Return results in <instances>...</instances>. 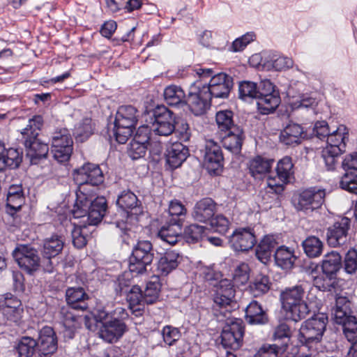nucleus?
Returning <instances> with one entry per match:
<instances>
[{
  "mask_svg": "<svg viewBox=\"0 0 357 357\" xmlns=\"http://www.w3.org/2000/svg\"><path fill=\"white\" fill-rule=\"evenodd\" d=\"M307 284H297L285 288L280 293V301L283 310L290 319L297 322L305 319L311 311L319 308L320 301L312 288L306 291Z\"/></svg>",
  "mask_w": 357,
  "mask_h": 357,
  "instance_id": "obj_1",
  "label": "nucleus"
},
{
  "mask_svg": "<svg viewBox=\"0 0 357 357\" xmlns=\"http://www.w3.org/2000/svg\"><path fill=\"white\" fill-rule=\"evenodd\" d=\"M327 322L328 317L324 313H319L302 324L298 339L303 350L307 349L311 351L306 354V357H312L318 351Z\"/></svg>",
  "mask_w": 357,
  "mask_h": 357,
  "instance_id": "obj_2",
  "label": "nucleus"
},
{
  "mask_svg": "<svg viewBox=\"0 0 357 357\" xmlns=\"http://www.w3.org/2000/svg\"><path fill=\"white\" fill-rule=\"evenodd\" d=\"M107 210V201L103 197H98L93 200L84 194L77 195L73 209L75 218H86L89 225H96L100 222Z\"/></svg>",
  "mask_w": 357,
  "mask_h": 357,
  "instance_id": "obj_3",
  "label": "nucleus"
},
{
  "mask_svg": "<svg viewBox=\"0 0 357 357\" xmlns=\"http://www.w3.org/2000/svg\"><path fill=\"white\" fill-rule=\"evenodd\" d=\"M139 112L134 106L119 107L114 121V135L119 144H125L135 128Z\"/></svg>",
  "mask_w": 357,
  "mask_h": 357,
  "instance_id": "obj_4",
  "label": "nucleus"
},
{
  "mask_svg": "<svg viewBox=\"0 0 357 357\" xmlns=\"http://www.w3.org/2000/svg\"><path fill=\"white\" fill-rule=\"evenodd\" d=\"M196 74L201 79L211 77L208 85H204L206 93L210 94L211 98H227L233 86V79L231 76L220 73L214 74L211 68H199L195 69Z\"/></svg>",
  "mask_w": 357,
  "mask_h": 357,
  "instance_id": "obj_5",
  "label": "nucleus"
},
{
  "mask_svg": "<svg viewBox=\"0 0 357 357\" xmlns=\"http://www.w3.org/2000/svg\"><path fill=\"white\" fill-rule=\"evenodd\" d=\"M97 321L101 323L99 336L105 342H116L126 332V324L118 317L110 316L108 312L100 310L96 316Z\"/></svg>",
  "mask_w": 357,
  "mask_h": 357,
  "instance_id": "obj_6",
  "label": "nucleus"
},
{
  "mask_svg": "<svg viewBox=\"0 0 357 357\" xmlns=\"http://www.w3.org/2000/svg\"><path fill=\"white\" fill-rule=\"evenodd\" d=\"M154 257L152 244L149 241H138L130 257L129 271L135 275L143 274L150 266Z\"/></svg>",
  "mask_w": 357,
  "mask_h": 357,
  "instance_id": "obj_7",
  "label": "nucleus"
},
{
  "mask_svg": "<svg viewBox=\"0 0 357 357\" xmlns=\"http://www.w3.org/2000/svg\"><path fill=\"white\" fill-rule=\"evenodd\" d=\"M325 195L324 190L310 188L295 195L292 202L297 211L309 213L321 206Z\"/></svg>",
  "mask_w": 357,
  "mask_h": 357,
  "instance_id": "obj_8",
  "label": "nucleus"
},
{
  "mask_svg": "<svg viewBox=\"0 0 357 357\" xmlns=\"http://www.w3.org/2000/svg\"><path fill=\"white\" fill-rule=\"evenodd\" d=\"M12 255L20 268L32 275L40 266L38 251L28 245H18L13 251Z\"/></svg>",
  "mask_w": 357,
  "mask_h": 357,
  "instance_id": "obj_9",
  "label": "nucleus"
},
{
  "mask_svg": "<svg viewBox=\"0 0 357 357\" xmlns=\"http://www.w3.org/2000/svg\"><path fill=\"white\" fill-rule=\"evenodd\" d=\"M243 321L236 318L228 319L221 333V343L225 348L238 349L243 344Z\"/></svg>",
  "mask_w": 357,
  "mask_h": 357,
  "instance_id": "obj_10",
  "label": "nucleus"
},
{
  "mask_svg": "<svg viewBox=\"0 0 357 357\" xmlns=\"http://www.w3.org/2000/svg\"><path fill=\"white\" fill-rule=\"evenodd\" d=\"M150 128L155 135L169 136L175 130L174 114L166 107H158L153 112Z\"/></svg>",
  "mask_w": 357,
  "mask_h": 357,
  "instance_id": "obj_11",
  "label": "nucleus"
},
{
  "mask_svg": "<svg viewBox=\"0 0 357 357\" xmlns=\"http://www.w3.org/2000/svg\"><path fill=\"white\" fill-rule=\"evenodd\" d=\"M210 94L206 89L201 87V83L198 81L192 84L189 89L185 104L190 111L195 115L199 116L205 113L210 106Z\"/></svg>",
  "mask_w": 357,
  "mask_h": 357,
  "instance_id": "obj_12",
  "label": "nucleus"
},
{
  "mask_svg": "<svg viewBox=\"0 0 357 357\" xmlns=\"http://www.w3.org/2000/svg\"><path fill=\"white\" fill-rule=\"evenodd\" d=\"M293 163L290 157L282 158L276 167V176H269L267 179L268 188L275 194H280L284 190V185L289 182L290 176L293 174Z\"/></svg>",
  "mask_w": 357,
  "mask_h": 357,
  "instance_id": "obj_13",
  "label": "nucleus"
},
{
  "mask_svg": "<svg viewBox=\"0 0 357 357\" xmlns=\"http://www.w3.org/2000/svg\"><path fill=\"white\" fill-rule=\"evenodd\" d=\"M73 179L78 185L90 184L98 185L103 181V174L99 166L86 163L73 173Z\"/></svg>",
  "mask_w": 357,
  "mask_h": 357,
  "instance_id": "obj_14",
  "label": "nucleus"
},
{
  "mask_svg": "<svg viewBox=\"0 0 357 357\" xmlns=\"http://www.w3.org/2000/svg\"><path fill=\"white\" fill-rule=\"evenodd\" d=\"M351 226V220L347 217L341 218L335 221L327 229L326 240L333 247L344 245L348 239V232Z\"/></svg>",
  "mask_w": 357,
  "mask_h": 357,
  "instance_id": "obj_15",
  "label": "nucleus"
},
{
  "mask_svg": "<svg viewBox=\"0 0 357 357\" xmlns=\"http://www.w3.org/2000/svg\"><path fill=\"white\" fill-rule=\"evenodd\" d=\"M204 162L208 172L213 174H218L223 166V155L221 149L213 140L206 141Z\"/></svg>",
  "mask_w": 357,
  "mask_h": 357,
  "instance_id": "obj_16",
  "label": "nucleus"
},
{
  "mask_svg": "<svg viewBox=\"0 0 357 357\" xmlns=\"http://www.w3.org/2000/svg\"><path fill=\"white\" fill-rule=\"evenodd\" d=\"M37 349L40 356H48L54 354L58 348V340L54 329L44 326L39 333Z\"/></svg>",
  "mask_w": 357,
  "mask_h": 357,
  "instance_id": "obj_17",
  "label": "nucleus"
},
{
  "mask_svg": "<svg viewBox=\"0 0 357 357\" xmlns=\"http://www.w3.org/2000/svg\"><path fill=\"white\" fill-rule=\"evenodd\" d=\"M256 236L250 229L243 228L235 230L229 237V243L236 251H248L256 244Z\"/></svg>",
  "mask_w": 357,
  "mask_h": 357,
  "instance_id": "obj_18",
  "label": "nucleus"
},
{
  "mask_svg": "<svg viewBox=\"0 0 357 357\" xmlns=\"http://www.w3.org/2000/svg\"><path fill=\"white\" fill-rule=\"evenodd\" d=\"M22 161V151L15 148H6L0 141V172L8 168H17Z\"/></svg>",
  "mask_w": 357,
  "mask_h": 357,
  "instance_id": "obj_19",
  "label": "nucleus"
},
{
  "mask_svg": "<svg viewBox=\"0 0 357 357\" xmlns=\"http://www.w3.org/2000/svg\"><path fill=\"white\" fill-rule=\"evenodd\" d=\"M216 211V204L208 197L198 201L194 206L192 217L197 222L206 223L214 216Z\"/></svg>",
  "mask_w": 357,
  "mask_h": 357,
  "instance_id": "obj_20",
  "label": "nucleus"
},
{
  "mask_svg": "<svg viewBox=\"0 0 357 357\" xmlns=\"http://www.w3.org/2000/svg\"><path fill=\"white\" fill-rule=\"evenodd\" d=\"M188 155V147L181 142H175L167 149L166 162L172 169H176L182 165Z\"/></svg>",
  "mask_w": 357,
  "mask_h": 357,
  "instance_id": "obj_21",
  "label": "nucleus"
},
{
  "mask_svg": "<svg viewBox=\"0 0 357 357\" xmlns=\"http://www.w3.org/2000/svg\"><path fill=\"white\" fill-rule=\"evenodd\" d=\"M349 140V130L344 125H340L332 130L326 139L325 147L343 153Z\"/></svg>",
  "mask_w": 357,
  "mask_h": 357,
  "instance_id": "obj_22",
  "label": "nucleus"
},
{
  "mask_svg": "<svg viewBox=\"0 0 357 357\" xmlns=\"http://www.w3.org/2000/svg\"><path fill=\"white\" fill-rule=\"evenodd\" d=\"M225 132V135L222 137V146L234 153H238L244 138L243 130L238 126H233L231 130Z\"/></svg>",
  "mask_w": 357,
  "mask_h": 357,
  "instance_id": "obj_23",
  "label": "nucleus"
},
{
  "mask_svg": "<svg viewBox=\"0 0 357 357\" xmlns=\"http://www.w3.org/2000/svg\"><path fill=\"white\" fill-rule=\"evenodd\" d=\"M26 148V155L30 158L31 162H36V160L46 158L49 147L47 144L42 142L36 138H23Z\"/></svg>",
  "mask_w": 357,
  "mask_h": 357,
  "instance_id": "obj_24",
  "label": "nucleus"
},
{
  "mask_svg": "<svg viewBox=\"0 0 357 357\" xmlns=\"http://www.w3.org/2000/svg\"><path fill=\"white\" fill-rule=\"evenodd\" d=\"M66 301L72 309L85 310L88 307L86 301L89 298L82 287H70L66 290Z\"/></svg>",
  "mask_w": 357,
  "mask_h": 357,
  "instance_id": "obj_25",
  "label": "nucleus"
},
{
  "mask_svg": "<svg viewBox=\"0 0 357 357\" xmlns=\"http://www.w3.org/2000/svg\"><path fill=\"white\" fill-rule=\"evenodd\" d=\"M342 267V257L339 253L332 251L325 255L322 261V272L327 279L334 278Z\"/></svg>",
  "mask_w": 357,
  "mask_h": 357,
  "instance_id": "obj_26",
  "label": "nucleus"
},
{
  "mask_svg": "<svg viewBox=\"0 0 357 357\" xmlns=\"http://www.w3.org/2000/svg\"><path fill=\"white\" fill-rule=\"evenodd\" d=\"M303 128L301 125L289 123L281 131L280 139L286 145L298 144L303 138Z\"/></svg>",
  "mask_w": 357,
  "mask_h": 357,
  "instance_id": "obj_27",
  "label": "nucleus"
},
{
  "mask_svg": "<svg viewBox=\"0 0 357 357\" xmlns=\"http://www.w3.org/2000/svg\"><path fill=\"white\" fill-rule=\"evenodd\" d=\"M273 162V160L257 156L250 160L248 169L253 177L260 178L270 172Z\"/></svg>",
  "mask_w": 357,
  "mask_h": 357,
  "instance_id": "obj_28",
  "label": "nucleus"
},
{
  "mask_svg": "<svg viewBox=\"0 0 357 357\" xmlns=\"http://www.w3.org/2000/svg\"><path fill=\"white\" fill-rule=\"evenodd\" d=\"M245 319L250 324H264L268 322V316L261 305L253 301L245 309Z\"/></svg>",
  "mask_w": 357,
  "mask_h": 357,
  "instance_id": "obj_29",
  "label": "nucleus"
},
{
  "mask_svg": "<svg viewBox=\"0 0 357 357\" xmlns=\"http://www.w3.org/2000/svg\"><path fill=\"white\" fill-rule=\"evenodd\" d=\"M278 245V242L273 236H264L256 249V256L263 264H266L271 259L272 252Z\"/></svg>",
  "mask_w": 357,
  "mask_h": 357,
  "instance_id": "obj_30",
  "label": "nucleus"
},
{
  "mask_svg": "<svg viewBox=\"0 0 357 357\" xmlns=\"http://www.w3.org/2000/svg\"><path fill=\"white\" fill-rule=\"evenodd\" d=\"M181 225L180 220H175L174 223L162 227L158 237L169 245H175L181 238Z\"/></svg>",
  "mask_w": 357,
  "mask_h": 357,
  "instance_id": "obj_31",
  "label": "nucleus"
},
{
  "mask_svg": "<svg viewBox=\"0 0 357 357\" xmlns=\"http://www.w3.org/2000/svg\"><path fill=\"white\" fill-rule=\"evenodd\" d=\"M179 254L174 250H169L160 257L158 263V271L162 275H167L176 269L179 264Z\"/></svg>",
  "mask_w": 357,
  "mask_h": 357,
  "instance_id": "obj_32",
  "label": "nucleus"
},
{
  "mask_svg": "<svg viewBox=\"0 0 357 357\" xmlns=\"http://www.w3.org/2000/svg\"><path fill=\"white\" fill-rule=\"evenodd\" d=\"M275 264L284 270L291 269L295 262L294 251L286 246H280L275 252Z\"/></svg>",
  "mask_w": 357,
  "mask_h": 357,
  "instance_id": "obj_33",
  "label": "nucleus"
},
{
  "mask_svg": "<svg viewBox=\"0 0 357 357\" xmlns=\"http://www.w3.org/2000/svg\"><path fill=\"white\" fill-rule=\"evenodd\" d=\"M25 201L22 185H11L7 194V206L14 212L21 208Z\"/></svg>",
  "mask_w": 357,
  "mask_h": 357,
  "instance_id": "obj_34",
  "label": "nucleus"
},
{
  "mask_svg": "<svg viewBox=\"0 0 357 357\" xmlns=\"http://www.w3.org/2000/svg\"><path fill=\"white\" fill-rule=\"evenodd\" d=\"M163 95L165 102L169 105L177 106L185 104L187 97L180 86L169 85L165 89Z\"/></svg>",
  "mask_w": 357,
  "mask_h": 357,
  "instance_id": "obj_35",
  "label": "nucleus"
},
{
  "mask_svg": "<svg viewBox=\"0 0 357 357\" xmlns=\"http://www.w3.org/2000/svg\"><path fill=\"white\" fill-rule=\"evenodd\" d=\"M257 108L262 114L274 112L280 103L279 93H272L257 98Z\"/></svg>",
  "mask_w": 357,
  "mask_h": 357,
  "instance_id": "obj_36",
  "label": "nucleus"
},
{
  "mask_svg": "<svg viewBox=\"0 0 357 357\" xmlns=\"http://www.w3.org/2000/svg\"><path fill=\"white\" fill-rule=\"evenodd\" d=\"M117 205L121 208V215L125 218L128 217V209L135 208L138 206L137 196L130 190H123L118 196Z\"/></svg>",
  "mask_w": 357,
  "mask_h": 357,
  "instance_id": "obj_37",
  "label": "nucleus"
},
{
  "mask_svg": "<svg viewBox=\"0 0 357 357\" xmlns=\"http://www.w3.org/2000/svg\"><path fill=\"white\" fill-rule=\"evenodd\" d=\"M302 246L305 255L310 258L319 257L324 250V243L315 236L307 237L302 243Z\"/></svg>",
  "mask_w": 357,
  "mask_h": 357,
  "instance_id": "obj_38",
  "label": "nucleus"
},
{
  "mask_svg": "<svg viewBox=\"0 0 357 357\" xmlns=\"http://www.w3.org/2000/svg\"><path fill=\"white\" fill-rule=\"evenodd\" d=\"M70 306L63 307L60 310V319L63 325L66 328V332L70 338L74 335L73 329L77 326L79 317L75 315Z\"/></svg>",
  "mask_w": 357,
  "mask_h": 357,
  "instance_id": "obj_39",
  "label": "nucleus"
},
{
  "mask_svg": "<svg viewBox=\"0 0 357 357\" xmlns=\"http://www.w3.org/2000/svg\"><path fill=\"white\" fill-rule=\"evenodd\" d=\"M338 324L342 325L343 333L349 342L357 340V319L355 316H348L335 321Z\"/></svg>",
  "mask_w": 357,
  "mask_h": 357,
  "instance_id": "obj_40",
  "label": "nucleus"
},
{
  "mask_svg": "<svg viewBox=\"0 0 357 357\" xmlns=\"http://www.w3.org/2000/svg\"><path fill=\"white\" fill-rule=\"evenodd\" d=\"M63 241L60 236H52L47 238L43 243V255L45 258H52L58 255L63 248Z\"/></svg>",
  "mask_w": 357,
  "mask_h": 357,
  "instance_id": "obj_41",
  "label": "nucleus"
},
{
  "mask_svg": "<svg viewBox=\"0 0 357 357\" xmlns=\"http://www.w3.org/2000/svg\"><path fill=\"white\" fill-rule=\"evenodd\" d=\"M271 287L269 278L265 275H259L250 284L249 291L254 297L266 294Z\"/></svg>",
  "mask_w": 357,
  "mask_h": 357,
  "instance_id": "obj_42",
  "label": "nucleus"
},
{
  "mask_svg": "<svg viewBox=\"0 0 357 357\" xmlns=\"http://www.w3.org/2000/svg\"><path fill=\"white\" fill-rule=\"evenodd\" d=\"M351 303L346 296H337L335 299V306L333 309L335 321L343 319L352 314Z\"/></svg>",
  "mask_w": 357,
  "mask_h": 357,
  "instance_id": "obj_43",
  "label": "nucleus"
},
{
  "mask_svg": "<svg viewBox=\"0 0 357 357\" xmlns=\"http://www.w3.org/2000/svg\"><path fill=\"white\" fill-rule=\"evenodd\" d=\"M294 61L291 58L273 55L265 63V66L268 69H273L276 71L287 70L293 66Z\"/></svg>",
  "mask_w": 357,
  "mask_h": 357,
  "instance_id": "obj_44",
  "label": "nucleus"
},
{
  "mask_svg": "<svg viewBox=\"0 0 357 357\" xmlns=\"http://www.w3.org/2000/svg\"><path fill=\"white\" fill-rule=\"evenodd\" d=\"M37 348L36 341L27 336L22 337L18 342L16 350L19 357H31Z\"/></svg>",
  "mask_w": 357,
  "mask_h": 357,
  "instance_id": "obj_45",
  "label": "nucleus"
},
{
  "mask_svg": "<svg viewBox=\"0 0 357 357\" xmlns=\"http://www.w3.org/2000/svg\"><path fill=\"white\" fill-rule=\"evenodd\" d=\"M91 122L90 118H84L75 127L74 135L78 141L84 142L93 134Z\"/></svg>",
  "mask_w": 357,
  "mask_h": 357,
  "instance_id": "obj_46",
  "label": "nucleus"
},
{
  "mask_svg": "<svg viewBox=\"0 0 357 357\" xmlns=\"http://www.w3.org/2000/svg\"><path fill=\"white\" fill-rule=\"evenodd\" d=\"M126 294L130 307L135 311L140 310V306L146 303L144 296L138 286H132Z\"/></svg>",
  "mask_w": 357,
  "mask_h": 357,
  "instance_id": "obj_47",
  "label": "nucleus"
},
{
  "mask_svg": "<svg viewBox=\"0 0 357 357\" xmlns=\"http://www.w3.org/2000/svg\"><path fill=\"white\" fill-rule=\"evenodd\" d=\"M238 91L239 98L245 101L257 99L259 96L257 84L250 81L242 82L239 84Z\"/></svg>",
  "mask_w": 357,
  "mask_h": 357,
  "instance_id": "obj_48",
  "label": "nucleus"
},
{
  "mask_svg": "<svg viewBox=\"0 0 357 357\" xmlns=\"http://www.w3.org/2000/svg\"><path fill=\"white\" fill-rule=\"evenodd\" d=\"M43 125V119L41 116H34L29 119V123L22 131L23 138H36L38 135V132Z\"/></svg>",
  "mask_w": 357,
  "mask_h": 357,
  "instance_id": "obj_49",
  "label": "nucleus"
},
{
  "mask_svg": "<svg viewBox=\"0 0 357 357\" xmlns=\"http://www.w3.org/2000/svg\"><path fill=\"white\" fill-rule=\"evenodd\" d=\"M73 145L61 146L59 142H55V145H52L53 157L59 163L69 160L73 153Z\"/></svg>",
  "mask_w": 357,
  "mask_h": 357,
  "instance_id": "obj_50",
  "label": "nucleus"
},
{
  "mask_svg": "<svg viewBox=\"0 0 357 357\" xmlns=\"http://www.w3.org/2000/svg\"><path fill=\"white\" fill-rule=\"evenodd\" d=\"M215 121L221 131H228L236 126L233 121V112L230 110H222L217 112Z\"/></svg>",
  "mask_w": 357,
  "mask_h": 357,
  "instance_id": "obj_51",
  "label": "nucleus"
},
{
  "mask_svg": "<svg viewBox=\"0 0 357 357\" xmlns=\"http://www.w3.org/2000/svg\"><path fill=\"white\" fill-rule=\"evenodd\" d=\"M160 289V284L157 278H155V280L150 281L147 283L144 291V302L146 304L149 305L156 302L158 298Z\"/></svg>",
  "mask_w": 357,
  "mask_h": 357,
  "instance_id": "obj_52",
  "label": "nucleus"
},
{
  "mask_svg": "<svg viewBox=\"0 0 357 357\" xmlns=\"http://www.w3.org/2000/svg\"><path fill=\"white\" fill-rule=\"evenodd\" d=\"M206 227L192 224L185 228L184 238L188 243H194L199 241L204 236Z\"/></svg>",
  "mask_w": 357,
  "mask_h": 357,
  "instance_id": "obj_53",
  "label": "nucleus"
},
{
  "mask_svg": "<svg viewBox=\"0 0 357 357\" xmlns=\"http://www.w3.org/2000/svg\"><path fill=\"white\" fill-rule=\"evenodd\" d=\"M215 294L222 295L221 296L225 297V301H233L235 295V291L234 289L233 284L229 280H221L215 286Z\"/></svg>",
  "mask_w": 357,
  "mask_h": 357,
  "instance_id": "obj_54",
  "label": "nucleus"
},
{
  "mask_svg": "<svg viewBox=\"0 0 357 357\" xmlns=\"http://www.w3.org/2000/svg\"><path fill=\"white\" fill-rule=\"evenodd\" d=\"M340 186L344 190L357 194V174L346 171L340 179Z\"/></svg>",
  "mask_w": 357,
  "mask_h": 357,
  "instance_id": "obj_55",
  "label": "nucleus"
},
{
  "mask_svg": "<svg viewBox=\"0 0 357 357\" xmlns=\"http://www.w3.org/2000/svg\"><path fill=\"white\" fill-rule=\"evenodd\" d=\"M55 142H59L61 146L73 145V138L69 130L66 128H60L52 132L51 136L52 145H55Z\"/></svg>",
  "mask_w": 357,
  "mask_h": 357,
  "instance_id": "obj_56",
  "label": "nucleus"
},
{
  "mask_svg": "<svg viewBox=\"0 0 357 357\" xmlns=\"http://www.w3.org/2000/svg\"><path fill=\"white\" fill-rule=\"evenodd\" d=\"M342 153L324 147L321 151V157L328 170H333L337 163L338 158Z\"/></svg>",
  "mask_w": 357,
  "mask_h": 357,
  "instance_id": "obj_57",
  "label": "nucleus"
},
{
  "mask_svg": "<svg viewBox=\"0 0 357 357\" xmlns=\"http://www.w3.org/2000/svg\"><path fill=\"white\" fill-rule=\"evenodd\" d=\"M161 334L163 341L168 346H172L181 337V332L178 328L169 325L163 327Z\"/></svg>",
  "mask_w": 357,
  "mask_h": 357,
  "instance_id": "obj_58",
  "label": "nucleus"
},
{
  "mask_svg": "<svg viewBox=\"0 0 357 357\" xmlns=\"http://www.w3.org/2000/svg\"><path fill=\"white\" fill-rule=\"evenodd\" d=\"M211 228L216 232L225 234L229 229L230 222L222 215H217L210 220Z\"/></svg>",
  "mask_w": 357,
  "mask_h": 357,
  "instance_id": "obj_59",
  "label": "nucleus"
},
{
  "mask_svg": "<svg viewBox=\"0 0 357 357\" xmlns=\"http://www.w3.org/2000/svg\"><path fill=\"white\" fill-rule=\"evenodd\" d=\"M256 36L254 32H248L240 38H236L231 45V51L241 52L251 42L255 40Z\"/></svg>",
  "mask_w": 357,
  "mask_h": 357,
  "instance_id": "obj_60",
  "label": "nucleus"
},
{
  "mask_svg": "<svg viewBox=\"0 0 357 357\" xmlns=\"http://www.w3.org/2000/svg\"><path fill=\"white\" fill-rule=\"evenodd\" d=\"M2 314L8 321L16 325H20L22 321L24 309L22 305H21L17 306L16 308L9 307V309H6Z\"/></svg>",
  "mask_w": 357,
  "mask_h": 357,
  "instance_id": "obj_61",
  "label": "nucleus"
},
{
  "mask_svg": "<svg viewBox=\"0 0 357 357\" xmlns=\"http://www.w3.org/2000/svg\"><path fill=\"white\" fill-rule=\"evenodd\" d=\"M250 268L247 264L241 263L234 272V280L238 284H243L249 280Z\"/></svg>",
  "mask_w": 357,
  "mask_h": 357,
  "instance_id": "obj_62",
  "label": "nucleus"
},
{
  "mask_svg": "<svg viewBox=\"0 0 357 357\" xmlns=\"http://www.w3.org/2000/svg\"><path fill=\"white\" fill-rule=\"evenodd\" d=\"M148 149L147 145H142L140 143H136L131 141L128 147V154L132 160H137L142 158L146 150Z\"/></svg>",
  "mask_w": 357,
  "mask_h": 357,
  "instance_id": "obj_63",
  "label": "nucleus"
},
{
  "mask_svg": "<svg viewBox=\"0 0 357 357\" xmlns=\"http://www.w3.org/2000/svg\"><path fill=\"white\" fill-rule=\"evenodd\" d=\"M282 349L276 344H266L261 347L253 357H278Z\"/></svg>",
  "mask_w": 357,
  "mask_h": 357,
  "instance_id": "obj_64",
  "label": "nucleus"
}]
</instances>
